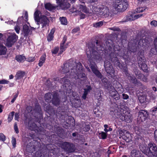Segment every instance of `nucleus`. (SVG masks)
I'll return each mask as SVG.
<instances>
[{
    "mask_svg": "<svg viewBox=\"0 0 157 157\" xmlns=\"http://www.w3.org/2000/svg\"><path fill=\"white\" fill-rule=\"evenodd\" d=\"M96 46L95 47V44L93 43L89 44L86 49V53L89 61L90 63V67L91 68L93 73L98 78L102 79V75L98 71L97 67V66L94 61L98 62L101 60V57L100 55L96 51L101 50L98 47V41H96L95 43Z\"/></svg>",
    "mask_w": 157,
    "mask_h": 157,
    "instance_id": "obj_1",
    "label": "nucleus"
},
{
    "mask_svg": "<svg viewBox=\"0 0 157 157\" xmlns=\"http://www.w3.org/2000/svg\"><path fill=\"white\" fill-rule=\"evenodd\" d=\"M105 44L107 53L109 55L111 60L115 66L121 68L122 67V65L114 53L115 51L112 41L110 40H107L105 42Z\"/></svg>",
    "mask_w": 157,
    "mask_h": 157,
    "instance_id": "obj_2",
    "label": "nucleus"
},
{
    "mask_svg": "<svg viewBox=\"0 0 157 157\" xmlns=\"http://www.w3.org/2000/svg\"><path fill=\"white\" fill-rule=\"evenodd\" d=\"M75 65L76 66L75 70L71 71L70 75L71 78H74L75 79L82 78L85 79L86 78V75L83 73L82 69V66L80 62L78 63H75Z\"/></svg>",
    "mask_w": 157,
    "mask_h": 157,
    "instance_id": "obj_3",
    "label": "nucleus"
},
{
    "mask_svg": "<svg viewBox=\"0 0 157 157\" xmlns=\"http://www.w3.org/2000/svg\"><path fill=\"white\" fill-rule=\"evenodd\" d=\"M93 12L94 13L98 12L100 15L105 18L111 17L112 15L109 9L106 6L101 5L94 7Z\"/></svg>",
    "mask_w": 157,
    "mask_h": 157,
    "instance_id": "obj_4",
    "label": "nucleus"
},
{
    "mask_svg": "<svg viewBox=\"0 0 157 157\" xmlns=\"http://www.w3.org/2000/svg\"><path fill=\"white\" fill-rule=\"evenodd\" d=\"M115 8L119 11H124L128 8V4L126 0H116L114 4Z\"/></svg>",
    "mask_w": 157,
    "mask_h": 157,
    "instance_id": "obj_5",
    "label": "nucleus"
},
{
    "mask_svg": "<svg viewBox=\"0 0 157 157\" xmlns=\"http://www.w3.org/2000/svg\"><path fill=\"white\" fill-rule=\"evenodd\" d=\"M75 63L76 62H72L70 63H67L63 65L62 67V71L63 73H68L70 76L71 77L70 73L71 71L75 70L76 66L75 65Z\"/></svg>",
    "mask_w": 157,
    "mask_h": 157,
    "instance_id": "obj_6",
    "label": "nucleus"
},
{
    "mask_svg": "<svg viewBox=\"0 0 157 157\" xmlns=\"http://www.w3.org/2000/svg\"><path fill=\"white\" fill-rule=\"evenodd\" d=\"M149 150L147 156L149 157H157V146L154 143L148 144Z\"/></svg>",
    "mask_w": 157,
    "mask_h": 157,
    "instance_id": "obj_7",
    "label": "nucleus"
},
{
    "mask_svg": "<svg viewBox=\"0 0 157 157\" xmlns=\"http://www.w3.org/2000/svg\"><path fill=\"white\" fill-rule=\"evenodd\" d=\"M104 67L108 75L113 77L115 75V71L111 63L107 61L105 62Z\"/></svg>",
    "mask_w": 157,
    "mask_h": 157,
    "instance_id": "obj_8",
    "label": "nucleus"
},
{
    "mask_svg": "<svg viewBox=\"0 0 157 157\" xmlns=\"http://www.w3.org/2000/svg\"><path fill=\"white\" fill-rule=\"evenodd\" d=\"M18 39V36L15 33H12L6 39V45L10 47L13 45Z\"/></svg>",
    "mask_w": 157,
    "mask_h": 157,
    "instance_id": "obj_9",
    "label": "nucleus"
},
{
    "mask_svg": "<svg viewBox=\"0 0 157 157\" xmlns=\"http://www.w3.org/2000/svg\"><path fill=\"white\" fill-rule=\"evenodd\" d=\"M125 74L130 82L134 84L135 85H137L138 86L141 85V83L137 81L135 77L129 74L127 71H125Z\"/></svg>",
    "mask_w": 157,
    "mask_h": 157,
    "instance_id": "obj_10",
    "label": "nucleus"
},
{
    "mask_svg": "<svg viewBox=\"0 0 157 157\" xmlns=\"http://www.w3.org/2000/svg\"><path fill=\"white\" fill-rule=\"evenodd\" d=\"M34 29V28H30L26 25H25L23 26L21 34L24 37H26L32 34V30Z\"/></svg>",
    "mask_w": 157,
    "mask_h": 157,
    "instance_id": "obj_11",
    "label": "nucleus"
},
{
    "mask_svg": "<svg viewBox=\"0 0 157 157\" xmlns=\"http://www.w3.org/2000/svg\"><path fill=\"white\" fill-rule=\"evenodd\" d=\"M62 147L68 152H72L75 151L74 145L67 142H64L63 143Z\"/></svg>",
    "mask_w": 157,
    "mask_h": 157,
    "instance_id": "obj_12",
    "label": "nucleus"
},
{
    "mask_svg": "<svg viewBox=\"0 0 157 157\" xmlns=\"http://www.w3.org/2000/svg\"><path fill=\"white\" fill-rule=\"evenodd\" d=\"M148 114L146 111L141 110L139 112L137 120L140 122L144 121L148 117Z\"/></svg>",
    "mask_w": 157,
    "mask_h": 157,
    "instance_id": "obj_13",
    "label": "nucleus"
},
{
    "mask_svg": "<svg viewBox=\"0 0 157 157\" xmlns=\"http://www.w3.org/2000/svg\"><path fill=\"white\" fill-rule=\"evenodd\" d=\"M49 22V21L48 17L45 16L43 15L40 18L38 22H37L38 25L41 24L42 28H43L48 25Z\"/></svg>",
    "mask_w": 157,
    "mask_h": 157,
    "instance_id": "obj_14",
    "label": "nucleus"
},
{
    "mask_svg": "<svg viewBox=\"0 0 157 157\" xmlns=\"http://www.w3.org/2000/svg\"><path fill=\"white\" fill-rule=\"evenodd\" d=\"M126 114H121L120 117V119L122 121L127 122H130L132 121L133 119L131 114L128 112H126Z\"/></svg>",
    "mask_w": 157,
    "mask_h": 157,
    "instance_id": "obj_15",
    "label": "nucleus"
},
{
    "mask_svg": "<svg viewBox=\"0 0 157 157\" xmlns=\"http://www.w3.org/2000/svg\"><path fill=\"white\" fill-rule=\"evenodd\" d=\"M52 96V103L53 105L56 106H58L59 104L60 100L58 98V93L56 92L54 93Z\"/></svg>",
    "mask_w": 157,
    "mask_h": 157,
    "instance_id": "obj_16",
    "label": "nucleus"
},
{
    "mask_svg": "<svg viewBox=\"0 0 157 157\" xmlns=\"http://www.w3.org/2000/svg\"><path fill=\"white\" fill-rule=\"evenodd\" d=\"M135 13L134 12H129L128 13L127 15L125 17L126 20L124 21L125 22L135 20V17L134 14Z\"/></svg>",
    "mask_w": 157,
    "mask_h": 157,
    "instance_id": "obj_17",
    "label": "nucleus"
},
{
    "mask_svg": "<svg viewBox=\"0 0 157 157\" xmlns=\"http://www.w3.org/2000/svg\"><path fill=\"white\" fill-rule=\"evenodd\" d=\"M139 148L143 153L147 156L149 150L148 146L147 147L145 144H143L140 146Z\"/></svg>",
    "mask_w": 157,
    "mask_h": 157,
    "instance_id": "obj_18",
    "label": "nucleus"
},
{
    "mask_svg": "<svg viewBox=\"0 0 157 157\" xmlns=\"http://www.w3.org/2000/svg\"><path fill=\"white\" fill-rule=\"evenodd\" d=\"M131 157H144L142 156L140 152L138 150L134 149L131 153Z\"/></svg>",
    "mask_w": 157,
    "mask_h": 157,
    "instance_id": "obj_19",
    "label": "nucleus"
},
{
    "mask_svg": "<svg viewBox=\"0 0 157 157\" xmlns=\"http://www.w3.org/2000/svg\"><path fill=\"white\" fill-rule=\"evenodd\" d=\"M59 82L61 83H64L66 88L67 87H68L70 84V82L69 80L67 79L66 77L61 78L59 80Z\"/></svg>",
    "mask_w": 157,
    "mask_h": 157,
    "instance_id": "obj_20",
    "label": "nucleus"
},
{
    "mask_svg": "<svg viewBox=\"0 0 157 157\" xmlns=\"http://www.w3.org/2000/svg\"><path fill=\"white\" fill-rule=\"evenodd\" d=\"M59 6L62 9L65 10L69 8L70 7V4L67 2V0H66L65 1L60 4Z\"/></svg>",
    "mask_w": 157,
    "mask_h": 157,
    "instance_id": "obj_21",
    "label": "nucleus"
},
{
    "mask_svg": "<svg viewBox=\"0 0 157 157\" xmlns=\"http://www.w3.org/2000/svg\"><path fill=\"white\" fill-rule=\"evenodd\" d=\"M44 7L45 9L49 11H52L55 10L57 7L49 3H48L45 4Z\"/></svg>",
    "mask_w": 157,
    "mask_h": 157,
    "instance_id": "obj_22",
    "label": "nucleus"
},
{
    "mask_svg": "<svg viewBox=\"0 0 157 157\" xmlns=\"http://www.w3.org/2000/svg\"><path fill=\"white\" fill-rule=\"evenodd\" d=\"M109 93L111 96L115 100H117L119 99L120 96L117 92L116 91H110Z\"/></svg>",
    "mask_w": 157,
    "mask_h": 157,
    "instance_id": "obj_23",
    "label": "nucleus"
},
{
    "mask_svg": "<svg viewBox=\"0 0 157 157\" xmlns=\"http://www.w3.org/2000/svg\"><path fill=\"white\" fill-rule=\"evenodd\" d=\"M15 59L19 62H23L26 59L25 56L23 55H19L16 56Z\"/></svg>",
    "mask_w": 157,
    "mask_h": 157,
    "instance_id": "obj_24",
    "label": "nucleus"
},
{
    "mask_svg": "<svg viewBox=\"0 0 157 157\" xmlns=\"http://www.w3.org/2000/svg\"><path fill=\"white\" fill-rule=\"evenodd\" d=\"M67 39V38L66 36H64L63 37V40L62 41V43H61L60 44V52L61 53H62L63 51H65V48L64 46V44L66 41Z\"/></svg>",
    "mask_w": 157,
    "mask_h": 157,
    "instance_id": "obj_25",
    "label": "nucleus"
},
{
    "mask_svg": "<svg viewBox=\"0 0 157 157\" xmlns=\"http://www.w3.org/2000/svg\"><path fill=\"white\" fill-rule=\"evenodd\" d=\"M7 49L6 47L3 45L0 44V55H4L6 54Z\"/></svg>",
    "mask_w": 157,
    "mask_h": 157,
    "instance_id": "obj_26",
    "label": "nucleus"
},
{
    "mask_svg": "<svg viewBox=\"0 0 157 157\" xmlns=\"http://www.w3.org/2000/svg\"><path fill=\"white\" fill-rule=\"evenodd\" d=\"M139 100L141 103H146L147 102L146 97L145 95L140 96L139 97Z\"/></svg>",
    "mask_w": 157,
    "mask_h": 157,
    "instance_id": "obj_27",
    "label": "nucleus"
},
{
    "mask_svg": "<svg viewBox=\"0 0 157 157\" xmlns=\"http://www.w3.org/2000/svg\"><path fill=\"white\" fill-rule=\"evenodd\" d=\"M25 74V72L19 71L17 72L16 76L17 79H19L23 77Z\"/></svg>",
    "mask_w": 157,
    "mask_h": 157,
    "instance_id": "obj_28",
    "label": "nucleus"
},
{
    "mask_svg": "<svg viewBox=\"0 0 157 157\" xmlns=\"http://www.w3.org/2000/svg\"><path fill=\"white\" fill-rule=\"evenodd\" d=\"M46 59V56L45 55H43L40 58L38 63L39 66L40 67L42 66L44 63L45 62Z\"/></svg>",
    "mask_w": 157,
    "mask_h": 157,
    "instance_id": "obj_29",
    "label": "nucleus"
},
{
    "mask_svg": "<svg viewBox=\"0 0 157 157\" xmlns=\"http://www.w3.org/2000/svg\"><path fill=\"white\" fill-rule=\"evenodd\" d=\"M59 19L61 24L66 25L67 24V20L65 17H60Z\"/></svg>",
    "mask_w": 157,
    "mask_h": 157,
    "instance_id": "obj_30",
    "label": "nucleus"
},
{
    "mask_svg": "<svg viewBox=\"0 0 157 157\" xmlns=\"http://www.w3.org/2000/svg\"><path fill=\"white\" fill-rule=\"evenodd\" d=\"M146 9H147V7H139L136 9L134 12L136 13L142 12Z\"/></svg>",
    "mask_w": 157,
    "mask_h": 157,
    "instance_id": "obj_31",
    "label": "nucleus"
},
{
    "mask_svg": "<svg viewBox=\"0 0 157 157\" xmlns=\"http://www.w3.org/2000/svg\"><path fill=\"white\" fill-rule=\"evenodd\" d=\"M40 13V12L38 10H36L34 13V17L35 20L36 22H38L40 18H39V14Z\"/></svg>",
    "mask_w": 157,
    "mask_h": 157,
    "instance_id": "obj_32",
    "label": "nucleus"
},
{
    "mask_svg": "<svg viewBox=\"0 0 157 157\" xmlns=\"http://www.w3.org/2000/svg\"><path fill=\"white\" fill-rule=\"evenodd\" d=\"M139 67L143 70L145 71L147 69V65L145 63L144 61H143L142 63L140 64H138Z\"/></svg>",
    "mask_w": 157,
    "mask_h": 157,
    "instance_id": "obj_33",
    "label": "nucleus"
},
{
    "mask_svg": "<svg viewBox=\"0 0 157 157\" xmlns=\"http://www.w3.org/2000/svg\"><path fill=\"white\" fill-rule=\"evenodd\" d=\"M79 7L80 9V11H82L85 13L88 12V11L85 6L83 5H80Z\"/></svg>",
    "mask_w": 157,
    "mask_h": 157,
    "instance_id": "obj_34",
    "label": "nucleus"
},
{
    "mask_svg": "<svg viewBox=\"0 0 157 157\" xmlns=\"http://www.w3.org/2000/svg\"><path fill=\"white\" fill-rule=\"evenodd\" d=\"M138 64H140L142 63L143 61L145 62V58L143 54L139 55L138 57Z\"/></svg>",
    "mask_w": 157,
    "mask_h": 157,
    "instance_id": "obj_35",
    "label": "nucleus"
},
{
    "mask_svg": "<svg viewBox=\"0 0 157 157\" xmlns=\"http://www.w3.org/2000/svg\"><path fill=\"white\" fill-rule=\"evenodd\" d=\"M131 44H129L128 45V47L129 50L132 52H135L136 51V44H134L133 46H131Z\"/></svg>",
    "mask_w": 157,
    "mask_h": 157,
    "instance_id": "obj_36",
    "label": "nucleus"
},
{
    "mask_svg": "<svg viewBox=\"0 0 157 157\" xmlns=\"http://www.w3.org/2000/svg\"><path fill=\"white\" fill-rule=\"evenodd\" d=\"M150 113L153 116H155L157 113V107H154L152 108L150 110Z\"/></svg>",
    "mask_w": 157,
    "mask_h": 157,
    "instance_id": "obj_37",
    "label": "nucleus"
},
{
    "mask_svg": "<svg viewBox=\"0 0 157 157\" xmlns=\"http://www.w3.org/2000/svg\"><path fill=\"white\" fill-rule=\"evenodd\" d=\"M103 24L102 21H100L98 22L94 23L93 24V26L94 27L98 28L102 26Z\"/></svg>",
    "mask_w": 157,
    "mask_h": 157,
    "instance_id": "obj_38",
    "label": "nucleus"
},
{
    "mask_svg": "<svg viewBox=\"0 0 157 157\" xmlns=\"http://www.w3.org/2000/svg\"><path fill=\"white\" fill-rule=\"evenodd\" d=\"M14 113V112L12 111L9 114L8 118V122H11L13 119Z\"/></svg>",
    "mask_w": 157,
    "mask_h": 157,
    "instance_id": "obj_39",
    "label": "nucleus"
},
{
    "mask_svg": "<svg viewBox=\"0 0 157 157\" xmlns=\"http://www.w3.org/2000/svg\"><path fill=\"white\" fill-rule=\"evenodd\" d=\"M69 89V90H67L66 92L67 95L70 98H71L72 96H74L73 93L71 90L70 89Z\"/></svg>",
    "mask_w": 157,
    "mask_h": 157,
    "instance_id": "obj_40",
    "label": "nucleus"
},
{
    "mask_svg": "<svg viewBox=\"0 0 157 157\" xmlns=\"http://www.w3.org/2000/svg\"><path fill=\"white\" fill-rule=\"evenodd\" d=\"M52 94L50 93H48L45 94V99L46 100H50L51 99Z\"/></svg>",
    "mask_w": 157,
    "mask_h": 157,
    "instance_id": "obj_41",
    "label": "nucleus"
},
{
    "mask_svg": "<svg viewBox=\"0 0 157 157\" xmlns=\"http://www.w3.org/2000/svg\"><path fill=\"white\" fill-rule=\"evenodd\" d=\"M127 136H124V138L125 139L126 141L127 142H129L131 140V136L129 135H127Z\"/></svg>",
    "mask_w": 157,
    "mask_h": 157,
    "instance_id": "obj_42",
    "label": "nucleus"
},
{
    "mask_svg": "<svg viewBox=\"0 0 157 157\" xmlns=\"http://www.w3.org/2000/svg\"><path fill=\"white\" fill-rule=\"evenodd\" d=\"M6 139V136L2 133H0V140L4 141Z\"/></svg>",
    "mask_w": 157,
    "mask_h": 157,
    "instance_id": "obj_43",
    "label": "nucleus"
},
{
    "mask_svg": "<svg viewBox=\"0 0 157 157\" xmlns=\"http://www.w3.org/2000/svg\"><path fill=\"white\" fill-rule=\"evenodd\" d=\"M99 134L101 136V138L102 139H105L107 137V135L106 133L104 132H102L100 133Z\"/></svg>",
    "mask_w": 157,
    "mask_h": 157,
    "instance_id": "obj_44",
    "label": "nucleus"
},
{
    "mask_svg": "<svg viewBox=\"0 0 157 157\" xmlns=\"http://www.w3.org/2000/svg\"><path fill=\"white\" fill-rule=\"evenodd\" d=\"M90 127L89 125H86L84 127L83 129L84 131L88 132L90 130Z\"/></svg>",
    "mask_w": 157,
    "mask_h": 157,
    "instance_id": "obj_45",
    "label": "nucleus"
},
{
    "mask_svg": "<svg viewBox=\"0 0 157 157\" xmlns=\"http://www.w3.org/2000/svg\"><path fill=\"white\" fill-rule=\"evenodd\" d=\"M11 142H12V143L13 146L14 147H15L16 146V139L14 137H12Z\"/></svg>",
    "mask_w": 157,
    "mask_h": 157,
    "instance_id": "obj_46",
    "label": "nucleus"
},
{
    "mask_svg": "<svg viewBox=\"0 0 157 157\" xmlns=\"http://www.w3.org/2000/svg\"><path fill=\"white\" fill-rule=\"evenodd\" d=\"M154 44L156 51L157 52V37H155L154 40Z\"/></svg>",
    "mask_w": 157,
    "mask_h": 157,
    "instance_id": "obj_47",
    "label": "nucleus"
},
{
    "mask_svg": "<svg viewBox=\"0 0 157 157\" xmlns=\"http://www.w3.org/2000/svg\"><path fill=\"white\" fill-rule=\"evenodd\" d=\"M35 109L36 112L40 113L41 110V107L39 105H36L35 107Z\"/></svg>",
    "mask_w": 157,
    "mask_h": 157,
    "instance_id": "obj_48",
    "label": "nucleus"
},
{
    "mask_svg": "<svg viewBox=\"0 0 157 157\" xmlns=\"http://www.w3.org/2000/svg\"><path fill=\"white\" fill-rule=\"evenodd\" d=\"M53 36L52 35L49 34L47 37V39L48 41H51L53 39Z\"/></svg>",
    "mask_w": 157,
    "mask_h": 157,
    "instance_id": "obj_49",
    "label": "nucleus"
},
{
    "mask_svg": "<svg viewBox=\"0 0 157 157\" xmlns=\"http://www.w3.org/2000/svg\"><path fill=\"white\" fill-rule=\"evenodd\" d=\"M86 88L84 89V90L88 92H89L91 90V87L89 86H87Z\"/></svg>",
    "mask_w": 157,
    "mask_h": 157,
    "instance_id": "obj_50",
    "label": "nucleus"
},
{
    "mask_svg": "<svg viewBox=\"0 0 157 157\" xmlns=\"http://www.w3.org/2000/svg\"><path fill=\"white\" fill-rule=\"evenodd\" d=\"M9 81L5 79L0 80V84H8Z\"/></svg>",
    "mask_w": 157,
    "mask_h": 157,
    "instance_id": "obj_51",
    "label": "nucleus"
},
{
    "mask_svg": "<svg viewBox=\"0 0 157 157\" xmlns=\"http://www.w3.org/2000/svg\"><path fill=\"white\" fill-rule=\"evenodd\" d=\"M14 129L16 133H18L19 132V131L18 129L17 124L15 123L14 126Z\"/></svg>",
    "mask_w": 157,
    "mask_h": 157,
    "instance_id": "obj_52",
    "label": "nucleus"
},
{
    "mask_svg": "<svg viewBox=\"0 0 157 157\" xmlns=\"http://www.w3.org/2000/svg\"><path fill=\"white\" fill-rule=\"evenodd\" d=\"M58 51H59V48H55L52 51V52L53 54H56L57 53Z\"/></svg>",
    "mask_w": 157,
    "mask_h": 157,
    "instance_id": "obj_53",
    "label": "nucleus"
},
{
    "mask_svg": "<svg viewBox=\"0 0 157 157\" xmlns=\"http://www.w3.org/2000/svg\"><path fill=\"white\" fill-rule=\"evenodd\" d=\"M150 24L156 27L157 25V21L155 20L151 22Z\"/></svg>",
    "mask_w": 157,
    "mask_h": 157,
    "instance_id": "obj_54",
    "label": "nucleus"
},
{
    "mask_svg": "<svg viewBox=\"0 0 157 157\" xmlns=\"http://www.w3.org/2000/svg\"><path fill=\"white\" fill-rule=\"evenodd\" d=\"M20 29V28L19 26H15V30L16 32L17 33H19Z\"/></svg>",
    "mask_w": 157,
    "mask_h": 157,
    "instance_id": "obj_55",
    "label": "nucleus"
},
{
    "mask_svg": "<svg viewBox=\"0 0 157 157\" xmlns=\"http://www.w3.org/2000/svg\"><path fill=\"white\" fill-rule=\"evenodd\" d=\"M77 101H78V102H77V104H75V107H79L80 106V105H81V102L80 100H77Z\"/></svg>",
    "mask_w": 157,
    "mask_h": 157,
    "instance_id": "obj_56",
    "label": "nucleus"
},
{
    "mask_svg": "<svg viewBox=\"0 0 157 157\" xmlns=\"http://www.w3.org/2000/svg\"><path fill=\"white\" fill-rule=\"evenodd\" d=\"M68 117V120H70V121H67V123L68 124H71V122H73V121H74V120L73 118L72 117Z\"/></svg>",
    "mask_w": 157,
    "mask_h": 157,
    "instance_id": "obj_57",
    "label": "nucleus"
},
{
    "mask_svg": "<svg viewBox=\"0 0 157 157\" xmlns=\"http://www.w3.org/2000/svg\"><path fill=\"white\" fill-rule=\"evenodd\" d=\"M122 95L123 96V98L124 99H127L129 98V96L127 94H125L124 93L123 94H122Z\"/></svg>",
    "mask_w": 157,
    "mask_h": 157,
    "instance_id": "obj_58",
    "label": "nucleus"
},
{
    "mask_svg": "<svg viewBox=\"0 0 157 157\" xmlns=\"http://www.w3.org/2000/svg\"><path fill=\"white\" fill-rule=\"evenodd\" d=\"M19 118V114L18 113H16L15 114V119L16 120H18V119Z\"/></svg>",
    "mask_w": 157,
    "mask_h": 157,
    "instance_id": "obj_59",
    "label": "nucleus"
},
{
    "mask_svg": "<svg viewBox=\"0 0 157 157\" xmlns=\"http://www.w3.org/2000/svg\"><path fill=\"white\" fill-rule=\"evenodd\" d=\"M79 30V27L73 29L72 32L73 33H75L78 31Z\"/></svg>",
    "mask_w": 157,
    "mask_h": 157,
    "instance_id": "obj_60",
    "label": "nucleus"
},
{
    "mask_svg": "<svg viewBox=\"0 0 157 157\" xmlns=\"http://www.w3.org/2000/svg\"><path fill=\"white\" fill-rule=\"evenodd\" d=\"M110 29L114 31H119L120 30L119 28L116 27L112 28H110Z\"/></svg>",
    "mask_w": 157,
    "mask_h": 157,
    "instance_id": "obj_61",
    "label": "nucleus"
},
{
    "mask_svg": "<svg viewBox=\"0 0 157 157\" xmlns=\"http://www.w3.org/2000/svg\"><path fill=\"white\" fill-rule=\"evenodd\" d=\"M18 94H16L14 96V98L12 99V100L11 101V102L12 103H13L15 101V100H16V98L18 96Z\"/></svg>",
    "mask_w": 157,
    "mask_h": 157,
    "instance_id": "obj_62",
    "label": "nucleus"
},
{
    "mask_svg": "<svg viewBox=\"0 0 157 157\" xmlns=\"http://www.w3.org/2000/svg\"><path fill=\"white\" fill-rule=\"evenodd\" d=\"M143 15V14H135V20L140 17Z\"/></svg>",
    "mask_w": 157,
    "mask_h": 157,
    "instance_id": "obj_63",
    "label": "nucleus"
},
{
    "mask_svg": "<svg viewBox=\"0 0 157 157\" xmlns=\"http://www.w3.org/2000/svg\"><path fill=\"white\" fill-rule=\"evenodd\" d=\"M154 137L155 140L157 142V129L154 132Z\"/></svg>",
    "mask_w": 157,
    "mask_h": 157,
    "instance_id": "obj_64",
    "label": "nucleus"
}]
</instances>
